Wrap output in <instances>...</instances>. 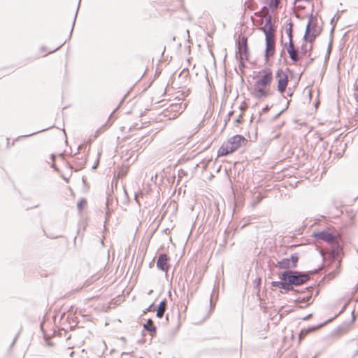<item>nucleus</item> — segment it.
<instances>
[{
    "label": "nucleus",
    "mask_w": 358,
    "mask_h": 358,
    "mask_svg": "<svg viewBox=\"0 0 358 358\" xmlns=\"http://www.w3.org/2000/svg\"><path fill=\"white\" fill-rule=\"evenodd\" d=\"M320 327H321V325L317 326V327H309L308 329L301 330V332L299 333V338H301L304 337L308 334L319 329Z\"/></svg>",
    "instance_id": "a211bd4d"
},
{
    "label": "nucleus",
    "mask_w": 358,
    "mask_h": 358,
    "mask_svg": "<svg viewBox=\"0 0 358 358\" xmlns=\"http://www.w3.org/2000/svg\"><path fill=\"white\" fill-rule=\"evenodd\" d=\"M283 112V110L282 111H280V113H278L276 115H275V117H278V116L280 115V114Z\"/></svg>",
    "instance_id": "f704fd0d"
},
{
    "label": "nucleus",
    "mask_w": 358,
    "mask_h": 358,
    "mask_svg": "<svg viewBox=\"0 0 358 358\" xmlns=\"http://www.w3.org/2000/svg\"><path fill=\"white\" fill-rule=\"evenodd\" d=\"M311 297H303L301 299H299L296 301V303L299 304V307L301 308H305L308 306L310 303L309 301L310 300Z\"/></svg>",
    "instance_id": "dca6fc26"
},
{
    "label": "nucleus",
    "mask_w": 358,
    "mask_h": 358,
    "mask_svg": "<svg viewBox=\"0 0 358 358\" xmlns=\"http://www.w3.org/2000/svg\"><path fill=\"white\" fill-rule=\"evenodd\" d=\"M280 3V0H270L268 6L271 9L276 8Z\"/></svg>",
    "instance_id": "412c9836"
},
{
    "label": "nucleus",
    "mask_w": 358,
    "mask_h": 358,
    "mask_svg": "<svg viewBox=\"0 0 358 358\" xmlns=\"http://www.w3.org/2000/svg\"><path fill=\"white\" fill-rule=\"evenodd\" d=\"M36 133H37V132H34L33 134H31V135H33V134H36ZM31 136V134H29V135H27L26 136Z\"/></svg>",
    "instance_id": "e433bc0d"
},
{
    "label": "nucleus",
    "mask_w": 358,
    "mask_h": 358,
    "mask_svg": "<svg viewBox=\"0 0 358 358\" xmlns=\"http://www.w3.org/2000/svg\"><path fill=\"white\" fill-rule=\"evenodd\" d=\"M282 283V280H281V281H273L271 282V286L273 287L281 288Z\"/></svg>",
    "instance_id": "b1692460"
},
{
    "label": "nucleus",
    "mask_w": 358,
    "mask_h": 358,
    "mask_svg": "<svg viewBox=\"0 0 358 358\" xmlns=\"http://www.w3.org/2000/svg\"><path fill=\"white\" fill-rule=\"evenodd\" d=\"M275 76L278 79V90L281 94H283L285 92L288 83L287 74L283 71L282 69H279L276 72Z\"/></svg>",
    "instance_id": "6e6552de"
},
{
    "label": "nucleus",
    "mask_w": 358,
    "mask_h": 358,
    "mask_svg": "<svg viewBox=\"0 0 358 358\" xmlns=\"http://www.w3.org/2000/svg\"><path fill=\"white\" fill-rule=\"evenodd\" d=\"M146 310L148 312L154 311L155 310V308L154 307L153 304H151L146 308Z\"/></svg>",
    "instance_id": "c85d7f7f"
},
{
    "label": "nucleus",
    "mask_w": 358,
    "mask_h": 358,
    "mask_svg": "<svg viewBox=\"0 0 358 358\" xmlns=\"http://www.w3.org/2000/svg\"><path fill=\"white\" fill-rule=\"evenodd\" d=\"M312 316H313V315H312V314H309V315H308L307 316H306L305 317H303V320H309L310 318H311V317H312Z\"/></svg>",
    "instance_id": "7c9ffc66"
},
{
    "label": "nucleus",
    "mask_w": 358,
    "mask_h": 358,
    "mask_svg": "<svg viewBox=\"0 0 358 358\" xmlns=\"http://www.w3.org/2000/svg\"><path fill=\"white\" fill-rule=\"evenodd\" d=\"M290 27L287 29V34L289 36V41L292 40V23L289 24Z\"/></svg>",
    "instance_id": "5701e85b"
},
{
    "label": "nucleus",
    "mask_w": 358,
    "mask_h": 358,
    "mask_svg": "<svg viewBox=\"0 0 358 358\" xmlns=\"http://www.w3.org/2000/svg\"><path fill=\"white\" fill-rule=\"evenodd\" d=\"M166 300L164 299L162 300L159 304L158 305L157 309V313L156 316L159 318H162L165 313L166 308Z\"/></svg>",
    "instance_id": "ddd939ff"
},
{
    "label": "nucleus",
    "mask_w": 358,
    "mask_h": 358,
    "mask_svg": "<svg viewBox=\"0 0 358 358\" xmlns=\"http://www.w3.org/2000/svg\"><path fill=\"white\" fill-rule=\"evenodd\" d=\"M80 1L81 0H79L78 6L77 8V10H76V13L75 16H74V20H73V25H72V28H71L70 36H71V34H72V31H73V27H74V24H75V22H76V17H77V13H78V9H79Z\"/></svg>",
    "instance_id": "393cba45"
},
{
    "label": "nucleus",
    "mask_w": 358,
    "mask_h": 358,
    "mask_svg": "<svg viewBox=\"0 0 358 358\" xmlns=\"http://www.w3.org/2000/svg\"><path fill=\"white\" fill-rule=\"evenodd\" d=\"M333 36H331V39L330 41V42L329 43V45H328V48H327V57H329V55H330V52L331 51V48H332V43H333Z\"/></svg>",
    "instance_id": "a878e982"
},
{
    "label": "nucleus",
    "mask_w": 358,
    "mask_h": 358,
    "mask_svg": "<svg viewBox=\"0 0 358 358\" xmlns=\"http://www.w3.org/2000/svg\"><path fill=\"white\" fill-rule=\"evenodd\" d=\"M96 164H94V166H93V167H92V168H93V169H95V168H96Z\"/></svg>",
    "instance_id": "4c0bfd02"
},
{
    "label": "nucleus",
    "mask_w": 358,
    "mask_h": 358,
    "mask_svg": "<svg viewBox=\"0 0 358 358\" xmlns=\"http://www.w3.org/2000/svg\"><path fill=\"white\" fill-rule=\"evenodd\" d=\"M64 45V43H62L61 45H59L58 47L54 48L53 50H50L49 51V53H51V52H53L55 51H56L57 50H58L59 48H60L62 45Z\"/></svg>",
    "instance_id": "c756f323"
},
{
    "label": "nucleus",
    "mask_w": 358,
    "mask_h": 358,
    "mask_svg": "<svg viewBox=\"0 0 358 358\" xmlns=\"http://www.w3.org/2000/svg\"><path fill=\"white\" fill-rule=\"evenodd\" d=\"M76 166L77 169H82L85 163H86V159L84 157H82L81 158L76 157Z\"/></svg>",
    "instance_id": "aec40b11"
},
{
    "label": "nucleus",
    "mask_w": 358,
    "mask_h": 358,
    "mask_svg": "<svg viewBox=\"0 0 358 358\" xmlns=\"http://www.w3.org/2000/svg\"><path fill=\"white\" fill-rule=\"evenodd\" d=\"M282 283L281 285V288L286 291H294L295 290L293 287V285L292 283H289V280H282Z\"/></svg>",
    "instance_id": "6ab92c4d"
},
{
    "label": "nucleus",
    "mask_w": 358,
    "mask_h": 358,
    "mask_svg": "<svg viewBox=\"0 0 358 358\" xmlns=\"http://www.w3.org/2000/svg\"><path fill=\"white\" fill-rule=\"evenodd\" d=\"M336 17V15H334V17L331 20V24H333L332 28L331 29V36H333V32H334V28L336 26V24H334V22L336 21V19H335Z\"/></svg>",
    "instance_id": "bb28decb"
},
{
    "label": "nucleus",
    "mask_w": 358,
    "mask_h": 358,
    "mask_svg": "<svg viewBox=\"0 0 358 358\" xmlns=\"http://www.w3.org/2000/svg\"><path fill=\"white\" fill-rule=\"evenodd\" d=\"M236 54L239 55V59L241 62L243 60H248L249 57V50L248 47L247 38L243 36L238 43V52Z\"/></svg>",
    "instance_id": "0eeeda50"
},
{
    "label": "nucleus",
    "mask_w": 358,
    "mask_h": 358,
    "mask_svg": "<svg viewBox=\"0 0 358 358\" xmlns=\"http://www.w3.org/2000/svg\"><path fill=\"white\" fill-rule=\"evenodd\" d=\"M86 203V201L83 199H82L78 203L77 207L78 210H81L84 206V205Z\"/></svg>",
    "instance_id": "4be33fe9"
},
{
    "label": "nucleus",
    "mask_w": 358,
    "mask_h": 358,
    "mask_svg": "<svg viewBox=\"0 0 358 358\" xmlns=\"http://www.w3.org/2000/svg\"><path fill=\"white\" fill-rule=\"evenodd\" d=\"M169 260V257L166 254H160L157 261V267L163 271L167 272L169 268V265L168 264Z\"/></svg>",
    "instance_id": "9b49d317"
},
{
    "label": "nucleus",
    "mask_w": 358,
    "mask_h": 358,
    "mask_svg": "<svg viewBox=\"0 0 358 358\" xmlns=\"http://www.w3.org/2000/svg\"><path fill=\"white\" fill-rule=\"evenodd\" d=\"M139 195H140L139 194H135V200H136V201H137V203H139V202H138V198Z\"/></svg>",
    "instance_id": "2f4dec72"
},
{
    "label": "nucleus",
    "mask_w": 358,
    "mask_h": 358,
    "mask_svg": "<svg viewBox=\"0 0 358 358\" xmlns=\"http://www.w3.org/2000/svg\"><path fill=\"white\" fill-rule=\"evenodd\" d=\"M287 53L289 54V58L294 63H296L299 61L301 56L298 48H295L293 41H289L288 46L286 47Z\"/></svg>",
    "instance_id": "9d476101"
},
{
    "label": "nucleus",
    "mask_w": 358,
    "mask_h": 358,
    "mask_svg": "<svg viewBox=\"0 0 358 358\" xmlns=\"http://www.w3.org/2000/svg\"><path fill=\"white\" fill-rule=\"evenodd\" d=\"M273 79V74L271 71L266 72L261 78L257 80L254 85V96L261 99L268 96L266 87L269 86Z\"/></svg>",
    "instance_id": "20e7f679"
},
{
    "label": "nucleus",
    "mask_w": 358,
    "mask_h": 358,
    "mask_svg": "<svg viewBox=\"0 0 358 358\" xmlns=\"http://www.w3.org/2000/svg\"><path fill=\"white\" fill-rule=\"evenodd\" d=\"M321 31V27L317 26V17L311 14L306 24V31L303 36L304 42L312 43L315 38L320 34Z\"/></svg>",
    "instance_id": "39448f33"
},
{
    "label": "nucleus",
    "mask_w": 358,
    "mask_h": 358,
    "mask_svg": "<svg viewBox=\"0 0 358 358\" xmlns=\"http://www.w3.org/2000/svg\"><path fill=\"white\" fill-rule=\"evenodd\" d=\"M275 52V38L274 39H266V49L264 57L266 61L268 60V58L273 55Z\"/></svg>",
    "instance_id": "f8f14e48"
},
{
    "label": "nucleus",
    "mask_w": 358,
    "mask_h": 358,
    "mask_svg": "<svg viewBox=\"0 0 358 358\" xmlns=\"http://www.w3.org/2000/svg\"><path fill=\"white\" fill-rule=\"evenodd\" d=\"M313 236L317 240L325 241L332 245L334 247L335 246V248H334L329 252V257L333 261L338 259L341 252V248L338 243V238L335 234L329 232L328 231L322 230L313 233Z\"/></svg>",
    "instance_id": "f03ea898"
},
{
    "label": "nucleus",
    "mask_w": 358,
    "mask_h": 358,
    "mask_svg": "<svg viewBox=\"0 0 358 358\" xmlns=\"http://www.w3.org/2000/svg\"><path fill=\"white\" fill-rule=\"evenodd\" d=\"M317 271V269L308 272L287 270L283 271L279 278L280 280H289V283H292L294 286H299L308 281L310 275L315 274Z\"/></svg>",
    "instance_id": "f257e3e1"
},
{
    "label": "nucleus",
    "mask_w": 358,
    "mask_h": 358,
    "mask_svg": "<svg viewBox=\"0 0 358 358\" xmlns=\"http://www.w3.org/2000/svg\"><path fill=\"white\" fill-rule=\"evenodd\" d=\"M353 96H354L356 102L357 103V106L356 107V109H357V110H358V90H355V93L353 94Z\"/></svg>",
    "instance_id": "cd10ccee"
},
{
    "label": "nucleus",
    "mask_w": 358,
    "mask_h": 358,
    "mask_svg": "<svg viewBox=\"0 0 358 358\" xmlns=\"http://www.w3.org/2000/svg\"><path fill=\"white\" fill-rule=\"evenodd\" d=\"M247 139L239 134H236L229 138L227 142L224 143L218 150V157L226 156L229 154L234 152L243 144H246Z\"/></svg>",
    "instance_id": "7ed1b4c3"
},
{
    "label": "nucleus",
    "mask_w": 358,
    "mask_h": 358,
    "mask_svg": "<svg viewBox=\"0 0 358 358\" xmlns=\"http://www.w3.org/2000/svg\"><path fill=\"white\" fill-rule=\"evenodd\" d=\"M143 329L148 331L151 336H154L156 333V327L151 319H149L147 323L143 324Z\"/></svg>",
    "instance_id": "4468645a"
},
{
    "label": "nucleus",
    "mask_w": 358,
    "mask_h": 358,
    "mask_svg": "<svg viewBox=\"0 0 358 358\" xmlns=\"http://www.w3.org/2000/svg\"><path fill=\"white\" fill-rule=\"evenodd\" d=\"M17 335L15 336V338H14V341H13V344L15 342V341L17 340Z\"/></svg>",
    "instance_id": "c9c22d12"
},
{
    "label": "nucleus",
    "mask_w": 358,
    "mask_h": 358,
    "mask_svg": "<svg viewBox=\"0 0 358 358\" xmlns=\"http://www.w3.org/2000/svg\"><path fill=\"white\" fill-rule=\"evenodd\" d=\"M313 358H315V357H313Z\"/></svg>",
    "instance_id": "58836bf2"
},
{
    "label": "nucleus",
    "mask_w": 358,
    "mask_h": 358,
    "mask_svg": "<svg viewBox=\"0 0 358 358\" xmlns=\"http://www.w3.org/2000/svg\"><path fill=\"white\" fill-rule=\"evenodd\" d=\"M272 17L271 15H268L266 17L265 20V25L261 28V30L265 34V39H267V37L268 39H274L275 35L274 33L275 31L272 22H271Z\"/></svg>",
    "instance_id": "1a4fd4ad"
},
{
    "label": "nucleus",
    "mask_w": 358,
    "mask_h": 358,
    "mask_svg": "<svg viewBox=\"0 0 358 358\" xmlns=\"http://www.w3.org/2000/svg\"><path fill=\"white\" fill-rule=\"evenodd\" d=\"M299 255L296 253L292 254L289 258H284L278 262L275 266L280 269L292 270L295 268L299 261Z\"/></svg>",
    "instance_id": "423d86ee"
},
{
    "label": "nucleus",
    "mask_w": 358,
    "mask_h": 358,
    "mask_svg": "<svg viewBox=\"0 0 358 358\" xmlns=\"http://www.w3.org/2000/svg\"><path fill=\"white\" fill-rule=\"evenodd\" d=\"M311 0H295L294 1V3L296 2V1H306V2H309Z\"/></svg>",
    "instance_id": "473e14b6"
},
{
    "label": "nucleus",
    "mask_w": 358,
    "mask_h": 358,
    "mask_svg": "<svg viewBox=\"0 0 358 358\" xmlns=\"http://www.w3.org/2000/svg\"><path fill=\"white\" fill-rule=\"evenodd\" d=\"M307 43L308 42H305L303 44H302L300 48V50H299L301 57L306 55V53L308 51H310L313 48L312 44L310 43V45H308Z\"/></svg>",
    "instance_id": "2eb2a0df"
},
{
    "label": "nucleus",
    "mask_w": 358,
    "mask_h": 358,
    "mask_svg": "<svg viewBox=\"0 0 358 358\" xmlns=\"http://www.w3.org/2000/svg\"><path fill=\"white\" fill-rule=\"evenodd\" d=\"M340 265H341V261H337L336 263V269L330 272L327 276L329 279H333L336 276L338 275V274L339 273L340 271H339V268H340Z\"/></svg>",
    "instance_id": "f3484780"
},
{
    "label": "nucleus",
    "mask_w": 358,
    "mask_h": 358,
    "mask_svg": "<svg viewBox=\"0 0 358 358\" xmlns=\"http://www.w3.org/2000/svg\"><path fill=\"white\" fill-rule=\"evenodd\" d=\"M268 109H269L268 106H266L263 109V111H264V112H266V111H268Z\"/></svg>",
    "instance_id": "72a5a7b5"
}]
</instances>
